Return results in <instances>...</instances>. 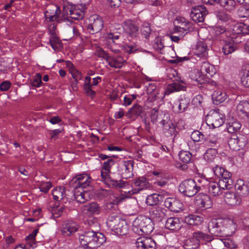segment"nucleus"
Returning <instances> with one entry per match:
<instances>
[{
    "label": "nucleus",
    "mask_w": 249,
    "mask_h": 249,
    "mask_svg": "<svg viewBox=\"0 0 249 249\" xmlns=\"http://www.w3.org/2000/svg\"><path fill=\"white\" fill-rule=\"evenodd\" d=\"M160 197H161L160 195L157 194H153L147 197L146 203L149 206L156 205L158 204L160 202Z\"/></svg>",
    "instance_id": "49"
},
{
    "label": "nucleus",
    "mask_w": 249,
    "mask_h": 249,
    "mask_svg": "<svg viewBox=\"0 0 249 249\" xmlns=\"http://www.w3.org/2000/svg\"><path fill=\"white\" fill-rule=\"evenodd\" d=\"M141 31L142 35L146 39H149L150 38H153L155 35V32L151 28V25L147 22L144 23L141 28Z\"/></svg>",
    "instance_id": "35"
},
{
    "label": "nucleus",
    "mask_w": 249,
    "mask_h": 249,
    "mask_svg": "<svg viewBox=\"0 0 249 249\" xmlns=\"http://www.w3.org/2000/svg\"><path fill=\"white\" fill-rule=\"evenodd\" d=\"M154 230L152 220L144 216H138L133 222L132 230L139 235L150 234Z\"/></svg>",
    "instance_id": "4"
},
{
    "label": "nucleus",
    "mask_w": 249,
    "mask_h": 249,
    "mask_svg": "<svg viewBox=\"0 0 249 249\" xmlns=\"http://www.w3.org/2000/svg\"><path fill=\"white\" fill-rule=\"evenodd\" d=\"M96 54L99 57L104 59L107 63L110 57L109 54L105 50L99 48L96 52Z\"/></svg>",
    "instance_id": "56"
},
{
    "label": "nucleus",
    "mask_w": 249,
    "mask_h": 249,
    "mask_svg": "<svg viewBox=\"0 0 249 249\" xmlns=\"http://www.w3.org/2000/svg\"><path fill=\"white\" fill-rule=\"evenodd\" d=\"M242 26V23H237L234 25L232 31L233 35L231 37V39H233L234 38V35H237L238 36L241 35Z\"/></svg>",
    "instance_id": "62"
},
{
    "label": "nucleus",
    "mask_w": 249,
    "mask_h": 249,
    "mask_svg": "<svg viewBox=\"0 0 249 249\" xmlns=\"http://www.w3.org/2000/svg\"><path fill=\"white\" fill-rule=\"evenodd\" d=\"M88 223L91 229L99 227L98 219L96 217H90L88 220Z\"/></svg>",
    "instance_id": "64"
},
{
    "label": "nucleus",
    "mask_w": 249,
    "mask_h": 249,
    "mask_svg": "<svg viewBox=\"0 0 249 249\" xmlns=\"http://www.w3.org/2000/svg\"><path fill=\"white\" fill-rule=\"evenodd\" d=\"M134 162L131 160H124L120 163L118 172L123 178H131L133 175Z\"/></svg>",
    "instance_id": "14"
},
{
    "label": "nucleus",
    "mask_w": 249,
    "mask_h": 249,
    "mask_svg": "<svg viewBox=\"0 0 249 249\" xmlns=\"http://www.w3.org/2000/svg\"><path fill=\"white\" fill-rule=\"evenodd\" d=\"M185 222L188 225L193 226H199L203 221V218L196 214H190L186 216L184 219Z\"/></svg>",
    "instance_id": "38"
},
{
    "label": "nucleus",
    "mask_w": 249,
    "mask_h": 249,
    "mask_svg": "<svg viewBox=\"0 0 249 249\" xmlns=\"http://www.w3.org/2000/svg\"><path fill=\"white\" fill-rule=\"evenodd\" d=\"M164 205L165 207L174 212L178 213L183 210V203L179 200L174 197L166 198Z\"/></svg>",
    "instance_id": "20"
},
{
    "label": "nucleus",
    "mask_w": 249,
    "mask_h": 249,
    "mask_svg": "<svg viewBox=\"0 0 249 249\" xmlns=\"http://www.w3.org/2000/svg\"><path fill=\"white\" fill-rule=\"evenodd\" d=\"M247 142L248 139L246 136L233 135L229 139L228 145L232 150L240 151L245 147Z\"/></svg>",
    "instance_id": "10"
},
{
    "label": "nucleus",
    "mask_w": 249,
    "mask_h": 249,
    "mask_svg": "<svg viewBox=\"0 0 249 249\" xmlns=\"http://www.w3.org/2000/svg\"><path fill=\"white\" fill-rule=\"evenodd\" d=\"M213 33L217 39L221 40H225L228 34L225 28L220 26H216L213 29Z\"/></svg>",
    "instance_id": "46"
},
{
    "label": "nucleus",
    "mask_w": 249,
    "mask_h": 249,
    "mask_svg": "<svg viewBox=\"0 0 249 249\" xmlns=\"http://www.w3.org/2000/svg\"><path fill=\"white\" fill-rule=\"evenodd\" d=\"M225 116L219 109L211 110L206 117V123L210 127L217 128L224 123Z\"/></svg>",
    "instance_id": "8"
},
{
    "label": "nucleus",
    "mask_w": 249,
    "mask_h": 249,
    "mask_svg": "<svg viewBox=\"0 0 249 249\" xmlns=\"http://www.w3.org/2000/svg\"><path fill=\"white\" fill-rule=\"evenodd\" d=\"M107 224L108 228L118 236L126 235L129 231V227L126 221L119 216H109Z\"/></svg>",
    "instance_id": "5"
},
{
    "label": "nucleus",
    "mask_w": 249,
    "mask_h": 249,
    "mask_svg": "<svg viewBox=\"0 0 249 249\" xmlns=\"http://www.w3.org/2000/svg\"><path fill=\"white\" fill-rule=\"evenodd\" d=\"M70 15H71L72 20L73 19L79 20L82 19L84 17V13L83 11H79L77 9L73 10H70Z\"/></svg>",
    "instance_id": "53"
},
{
    "label": "nucleus",
    "mask_w": 249,
    "mask_h": 249,
    "mask_svg": "<svg viewBox=\"0 0 249 249\" xmlns=\"http://www.w3.org/2000/svg\"><path fill=\"white\" fill-rule=\"evenodd\" d=\"M191 137L193 141L199 142L201 141L204 142L205 137L202 132L198 130H195L192 132Z\"/></svg>",
    "instance_id": "52"
},
{
    "label": "nucleus",
    "mask_w": 249,
    "mask_h": 249,
    "mask_svg": "<svg viewBox=\"0 0 249 249\" xmlns=\"http://www.w3.org/2000/svg\"><path fill=\"white\" fill-rule=\"evenodd\" d=\"M79 229V225L77 223L72 220H67L64 221L61 229V232L64 236L72 235Z\"/></svg>",
    "instance_id": "19"
},
{
    "label": "nucleus",
    "mask_w": 249,
    "mask_h": 249,
    "mask_svg": "<svg viewBox=\"0 0 249 249\" xmlns=\"http://www.w3.org/2000/svg\"><path fill=\"white\" fill-rule=\"evenodd\" d=\"M142 112V107L136 104L134 105L125 115L127 118L134 119L137 117L140 116Z\"/></svg>",
    "instance_id": "36"
},
{
    "label": "nucleus",
    "mask_w": 249,
    "mask_h": 249,
    "mask_svg": "<svg viewBox=\"0 0 249 249\" xmlns=\"http://www.w3.org/2000/svg\"><path fill=\"white\" fill-rule=\"evenodd\" d=\"M67 66L69 68L70 73L72 77L76 81V85H77L78 81L82 78V73L74 68V65L70 61L66 62Z\"/></svg>",
    "instance_id": "43"
},
{
    "label": "nucleus",
    "mask_w": 249,
    "mask_h": 249,
    "mask_svg": "<svg viewBox=\"0 0 249 249\" xmlns=\"http://www.w3.org/2000/svg\"><path fill=\"white\" fill-rule=\"evenodd\" d=\"M241 124L236 120H232L229 122L227 125V129L228 132L234 133L237 132L241 128Z\"/></svg>",
    "instance_id": "47"
},
{
    "label": "nucleus",
    "mask_w": 249,
    "mask_h": 249,
    "mask_svg": "<svg viewBox=\"0 0 249 249\" xmlns=\"http://www.w3.org/2000/svg\"><path fill=\"white\" fill-rule=\"evenodd\" d=\"M82 211L85 214L98 215L101 213V208L98 203L93 202L83 206Z\"/></svg>",
    "instance_id": "28"
},
{
    "label": "nucleus",
    "mask_w": 249,
    "mask_h": 249,
    "mask_svg": "<svg viewBox=\"0 0 249 249\" xmlns=\"http://www.w3.org/2000/svg\"><path fill=\"white\" fill-rule=\"evenodd\" d=\"M61 13L60 7L57 5H51L45 12V17L47 21L54 22L57 20L58 14Z\"/></svg>",
    "instance_id": "25"
},
{
    "label": "nucleus",
    "mask_w": 249,
    "mask_h": 249,
    "mask_svg": "<svg viewBox=\"0 0 249 249\" xmlns=\"http://www.w3.org/2000/svg\"><path fill=\"white\" fill-rule=\"evenodd\" d=\"M178 156L180 160L184 163H188L192 160V155L189 151L181 150Z\"/></svg>",
    "instance_id": "50"
},
{
    "label": "nucleus",
    "mask_w": 249,
    "mask_h": 249,
    "mask_svg": "<svg viewBox=\"0 0 249 249\" xmlns=\"http://www.w3.org/2000/svg\"><path fill=\"white\" fill-rule=\"evenodd\" d=\"M186 87L178 83H173L168 85L164 92L162 93L163 95L160 96V89L157 87L155 83H151L147 86L146 91L148 94L150 95L149 98L151 100L154 101L157 99H162L165 95H168L175 92H178L180 90H185Z\"/></svg>",
    "instance_id": "3"
},
{
    "label": "nucleus",
    "mask_w": 249,
    "mask_h": 249,
    "mask_svg": "<svg viewBox=\"0 0 249 249\" xmlns=\"http://www.w3.org/2000/svg\"><path fill=\"white\" fill-rule=\"evenodd\" d=\"M107 63L111 68L120 69L126 64V61L120 55L110 56Z\"/></svg>",
    "instance_id": "29"
},
{
    "label": "nucleus",
    "mask_w": 249,
    "mask_h": 249,
    "mask_svg": "<svg viewBox=\"0 0 249 249\" xmlns=\"http://www.w3.org/2000/svg\"><path fill=\"white\" fill-rule=\"evenodd\" d=\"M217 151L215 148H208L204 155V159L208 162H212L215 158Z\"/></svg>",
    "instance_id": "48"
},
{
    "label": "nucleus",
    "mask_w": 249,
    "mask_h": 249,
    "mask_svg": "<svg viewBox=\"0 0 249 249\" xmlns=\"http://www.w3.org/2000/svg\"><path fill=\"white\" fill-rule=\"evenodd\" d=\"M201 187L197 185L194 179H189L182 181L178 187L180 193L188 197L194 196L201 190Z\"/></svg>",
    "instance_id": "7"
},
{
    "label": "nucleus",
    "mask_w": 249,
    "mask_h": 249,
    "mask_svg": "<svg viewBox=\"0 0 249 249\" xmlns=\"http://www.w3.org/2000/svg\"><path fill=\"white\" fill-rule=\"evenodd\" d=\"M208 12L206 8L202 5L194 6L190 13V17L195 22H202L204 21Z\"/></svg>",
    "instance_id": "16"
},
{
    "label": "nucleus",
    "mask_w": 249,
    "mask_h": 249,
    "mask_svg": "<svg viewBox=\"0 0 249 249\" xmlns=\"http://www.w3.org/2000/svg\"><path fill=\"white\" fill-rule=\"evenodd\" d=\"M65 187H58L52 191V195L55 200L59 201L64 198L65 196Z\"/></svg>",
    "instance_id": "45"
},
{
    "label": "nucleus",
    "mask_w": 249,
    "mask_h": 249,
    "mask_svg": "<svg viewBox=\"0 0 249 249\" xmlns=\"http://www.w3.org/2000/svg\"><path fill=\"white\" fill-rule=\"evenodd\" d=\"M228 97V96L225 91L220 89L219 88L214 90L212 94V100L213 103L215 105H218L224 101Z\"/></svg>",
    "instance_id": "32"
},
{
    "label": "nucleus",
    "mask_w": 249,
    "mask_h": 249,
    "mask_svg": "<svg viewBox=\"0 0 249 249\" xmlns=\"http://www.w3.org/2000/svg\"><path fill=\"white\" fill-rule=\"evenodd\" d=\"M131 186L134 188L135 193H137L149 188L150 184L146 178L140 177L132 180Z\"/></svg>",
    "instance_id": "26"
},
{
    "label": "nucleus",
    "mask_w": 249,
    "mask_h": 249,
    "mask_svg": "<svg viewBox=\"0 0 249 249\" xmlns=\"http://www.w3.org/2000/svg\"><path fill=\"white\" fill-rule=\"evenodd\" d=\"M164 118L160 121V124L162 126V129L164 133L167 136H176L178 132L177 129V126L171 121L168 119V114H164Z\"/></svg>",
    "instance_id": "13"
},
{
    "label": "nucleus",
    "mask_w": 249,
    "mask_h": 249,
    "mask_svg": "<svg viewBox=\"0 0 249 249\" xmlns=\"http://www.w3.org/2000/svg\"><path fill=\"white\" fill-rule=\"evenodd\" d=\"M219 4L226 11L230 12L234 11L236 6V2L234 0H220Z\"/></svg>",
    "instance_id": "42"
},
{
    "label": "nucleus",
    "mask_w": 249,
    "mask_h": 249,
    "mask_svg": "<svg viewBox=\"0 0 249 249\" xmlns=\"http://www.w3.org/2000/svg\"><path fill=\"white\" fill-rule=\"evenodd\" d=\"M195 204L200 208L209 209L212 207L213 201L210 196L204 194H199L196 196Z\"/></svg>",
    "instance_id": "22"
},
{
    "label": "nucleus",
    "mask_w": 249,
    "mask_h": 249,
    "mask_svg": "<svg viewBox=\"0 0 249 249\" xmlns=\"http://www.w3.org/2000/svg\"><path fill=\"white\" fill-rule=\"evenodd\" d=\"M223 236H229L233 234L237 228L236 223L231 219H222Z\"/></svg>",
    "instance_id": "21"
},
{
    "label": "nucleus",
    "mask_w": 249,
    "mask_h": 249,
    "mask_svg": "<svg viewBox=\"0 0 249 249\" xmlns=\"http://www.w3.org/2000/svg\"><path fill=\"white\" fill-rule=\"evenodd\" d=\"M135 246L137 249H156L157 244L151 237L142 236L137 239Z\"/></svg>",
    "instance_id": "17"
},
{
    "label": "nucleus",
    "mask_w": 249,
    "mask_h": 249,
    "mask_svg": "<svg viewBox=\"0 0 249 249\" xmlns=\"http://www.w3.org/2000/svg\"><path fill=\"white\" fill-rule=\"evenodd\" d=\"M165 226L168 230L177 231L181 226L180 219L176 217H169L167 219Z\"/></svg>",
    "instance_id": "30"
},
{
    "label": "nucleus",
    "mask_w": 249,
    "mask_h": 249,
    "mask_svg": "<svg viewBox=\"0 0 249 249\" xmlns=\"http://www.w3.org/2000/svg\"><path fill=\"white\" fill-rule=\"evenodd\" d=\"M42 76L41 75L38 73L35 75V79L31 82V84L33 87H40L43 85L42 82Z\"/></svg>",
    "instance_id": "57"
},
{
    "label": "nucleus",
    "mask_w": 249,
    "mask_h": 249,
    "mask_svg": "<svg viewBox=\"0 0 249 249\" xmlns=\"http://www.w3.org/2000/svg\"><path fill=\"white\" fill-rule=\"evenodd\" d=\"M166 210L160 206L153 208L150 211L151 217L158 221H160L165 216Z\"/></svg>",
    "instance_id": "34"
},
{
    "label": "nucleus",
    "mask_w": 249,
    "mask_h": 249,
    "mask_svg": "<svg viewBox=\"0 0 249 249\" xmlns=\"http://www.w3.org/2000/svg\"><path fill=\"white\" fill-rule=\"evenodd\" d=\"M190 100L188 98L181 97L177 103H175L173 107L174 109L176 107L178 108L175 111L178 113H182L184 112L188 107Z\"/></svg>",
    "instance_id": "37"
},
{
    "label": "nucleus",
    "mask_w": 249,
    "mask_h": 249,
    "mask_svg": "<svg viewBox=\"0 0 249 249\" xmlns=\"http://www.w3.org/2000/svg\"><path fill=\"white\" fill-rule=\"evenodd\" d=\"M60 43V39L56 36H52L50 38V43L53 50H55L57 48L58 45Z\"/></svg>",
    "instance_id": "63"
},
{
    "label": "nucleus",
    "mask_w": 249,
    "mask_h": 249,
    "mask_svg": "<svg viewBox=\"0 0 249 249\" xmlns=\"http://www.w3.org/2000/svg\"><path fill=\"white\" fill-rule=\"evenodd\" d=\"M197 63L200 67V72L198 70H194L191 71L190 76L193 80L200 83L201 79L200 73L202 74L206 75L207 77L212 76L215 73V70L214 67L208 62L197 60Z\"/></svg>",
    "instance_id": "6"
},
{
    "label": "nucleus",
    "mask_w": 249,
    "mask_h": 249,
    "mask_svg": "<svg viewBox=\"0 0 249 249\" xmlns=\"http://www.w3.org/2000/svg\"><path fill=\"white\" fill-rule=\"evenodd\" d=\"M226 203L229 205H235L240 203V198L234 192H227L224 196Z\"/></svg>",
    "instance_id": "33"
},
{
    "label": "nucleus",
    "mask_w": 249,
    "mask_h": 249,
    "mask_svg": "<svg viewBox=\"0 0 249 249\" xmlns=\"http://www.w3.org/2000/svg\"><path fill=\"white\" fill-rule=\"evenodd\" d=\"M110 171H105L102 169L101 176L102 180L111 188L120 189L124 188L125 186L127 183L123 180H116L111 178L109 177Z\"/></svg>",
    "instance_id": "12"
},
{
    "label": "nucleus",
    "mask_w": 249,
    "mask_h": 249,
    "mask_svg": "<svg viewBox=\"0 0 249 249\" xmlns=\"http://www.w3.org/2000/svg\"><path fill=\"white\" fill-rule=\"evenodd\" d=\"M242 84L247 88H249V68L246 69L241 77Z\"/></svg>",
    "instance_id": "54"
},
{
    "label": "nucleus",
    "mask_w": 249,
    "mask_h": 249,
    "mask_svg": "<svg viewBox=\"0 0 249 249\" xmlns=\"http://www.w3.org/2000/svg\"><path fill=\"white\" fill-rule=\"evenodd\" d=\"M215 176L219 178V182H223L226 189H230L233 185V180L231 178V174L221 166L216 165L213 168Z\"/></svg>",
    "instance_id": "9"
},
{
    "label": "nucleus",
    "mask_w": 249,
    "mask_h": 249,
    "mask_svg": "<svg viewBox=\"0 0 249 249\" xmlns=\"http://www.w3.org/2000/svg\"><path fill=\"white\" fill-rule=\"evenodd\" d=\"M56 21L58 23H60L62 22H69L70 24H71L73 22V20H72L71 16H69L67 15H65L64 12L61 15V13L58 14L57 20H56Z\"/></svg>",
    "instance_id": "51"
},
{
    "label": "nucleus",
    "mask_w": 249,
    "mask_h": 249,
    "mask_svg": "<svg viewBox=\"0 0 249 249\" xmlns=\"http://www.w3.org/2000/svg\"><path fill=\"white\" fill-rule=\"evenodd\" d=\"M199 246L198 241L193 235L186 239L183 244L184 249H197Z\"/></svg>",
    "instance_id": "44"
},
{
    "label": "nucleus",
    "mask_w": 249,
    "mask_h": 249,
    "mask_svg": "<svg viewBox=\"0 0 249 249\" xmlns=\"http://www.w3.org/2000/svg\"><path fill=\"white\" fill-rule=\"evenodd\" d=\"M179 25L175 27V29L179 32L185 35L194 30V24L184 18H180L178 19Z\"/></svg>",
    "instance_id": "27"
},
{
    "label": "nucleus",
    "mask_w": 249,
    "mask_h": 249,
    "mask_svg": "<svg viewBox=\"0 0 249 249\" xmlns=\"http://www.w3.org/2000/svg\"><path fill=\"white\" fill-rule=\"evenodd\" d=\"M115 164V161L112 158H109L103 162L102 169L105 171H110L111 167Z\"/></svg>",
    "instance_id": "55"
},
{
    "label": "nucleus",
    "mask_w": 249,
    "mask_h": 249,
    "mask_svg": "<svg viewBox=\"0 0 249 249\" xmlns=\"http://www.w3.org/2000/svg\"><path fill=\"white\" fill-rule=\"evenodd\" d=\"M52 187L51 182H42L39 186V189L41 192L47 193L50 189Z\"/></svg>",
    "instance_id": "59"
},
{
    "label": "nucleus",
    "mask_w": 249,
    "mask_h": 249,
    "mask_svg": "<svg viewBox=\"0 0 249 249\" xmlns=\"http://www.w3.org/2000/svg\"><path fill=\"white\" fill-rule=\"evenodd\" d=\"M153 46L156 51L159 52L160 53H161V51L164 47V45L161 39L159 38H156L154 39Z\"/></svg>",
    "instance_id": "58"
},
{
    "label": "nucleus",
    "mask_w": 249,
    "mask_h": 249,
    "mask_svg": "<svg viewBox=\"0 0 249 249\" xmlns=\"http://www.w3.org/2000/svg\"><path fill=\"white\" fill-rule=\"evenodd\" d=\"M203 143L207 147H217L220 145L219 139L217 135L211 134L208 137H205Z\"/></svg>",
    "instance_id": "40"
},
{
    "label": "nucleus",
    "mask_w": 249,
    "mask_h": 249,
    "mask_svg": "<svg viewBox=\"0 0 249 249\" xmlns=\"http://www.w3.org/2000/svg\"><path fill=\"white\" fill-rule=\"evenodd\" d=\"M237 194L242 197H246L249 193V180L247 184H245L243 180L237 181L235 185Z\"/></svg>",
    "instance_id": "31"
},
{
    "label": "nucleus",
    "mask_w": 249,
    "mask_h": 249,
    "mask_svg": "<svg viewBox=\"0 0 249 249\" xmlns=\"http://www.w3.org/2000/svg\"><path fill=\"white\" fill-rule=\"evenodd\" d=\"M226 43L222 47V51L224 54L228 55L232 53H233L236 47L234 44L235 43H237L241 41H238L237 40H234L232 39V41H227V40H225Z\"/></svg>",
    "instance_id": "41"
},
{
    "label": "nucleus",
    "mask_w": 249,
    "mask_h": 249,
    "mask_svg": "<svg viewBox=\"0 0 249 249\" xmlns=\"http://www.w3.org/2000/svg\"><path fill=\"white\" fill-rule=\"evenodd\" d=\"M103 26L104 21L101 17L96 15H92L89 18L87 29L90 34H94L100 32Z\"/></svg>",
    "instance_id": "11"
},
{
    "label": "nucleus",
    "mask_w": 249,
    "mask_h": 249,
    "mask_svg": "<svg viewBox=\"0 0 249 249\" xmlns=\"http://www.w3.org/2000/svg\"><path fill=\"white\" fill-rule=\"evenodd\" d=\"M194 53L196 56L195 59L196 60L205 59L208 56L207 45L203 42H198L194 49Z\"/></svg>",
    "instance_id": "23"
},
{
    "label": "nucleus",
    "mask_w": 249,
    "mask_h": 249,
    "mask_svg": "<svg viewBox=\"0 0 249 249\" xmlns=\"http://www.w3.org/2000/svg\"><path fill=\"white\" fill-rule=\"evenodd\" d=\"M206 184H204L206 189L208 190V193L213 196H217L221 195L223 190L226 189L225 186L224 185L223 182H218L215 181L208 182L205 180Z\"/></svg>",
    "instance_id": "15"
},
{
    "label": "nucleus",
    "mask_w": 249,
    "mask_h": 249,
    "mask_svg": "<svg viewBox=\"0 0 249 249\" xmlns=\"http://www.w3.org/2000/svg\"><path fill=\"white\" fill-rule=\"evenodd\" d=\"M123 28L124 32L131 37H136L139 34V28L137 23L132 20L124 21Z\"/></svg>",
    "instance_id": "24"
},
{
    "label": "nucleus",
    "mask_w": 249,
    "mask_h": 249,
    "mask_svg": "<svg viewBox=\"0 0 249 249\" xmlns=\"http://www.w3.org/2000/svg\"><path fill=\"white\" fill-rule=\"evenodd\" d=\"M222 219H213L209 223L208 229L212 235L223 237Z\"/></svg>",
    "instance_id": "18"
},
{
    "label": "nucleus",
    "mask_w": 249,
    "mask_h": 249,
    "mask_svg": "<svg viewBox=\"0 0 249 249\" xmlns=\"http://www.w3.org/2000/svg\"><path fill=\"white\" fill-rule=\"evenodd\" d=\"M92 179L91 177L87 174H82L76 175L73 177L70 181L69 184L74 191L73 196L77 202L80 203H85L87 198L85 197L86 191L83 189L91 186Z\"/></svg>",
    "instance_id": "1"
},
{
    "label": "nucleus",
    "mask_w": 249,
    "mask_h": 249,
    "mask_svg": "<svg viewBox=\"0 0 249 249\" xmlns=\"http://www.w3.org/2000/svg\"><path fill=\"white\" fill-rule=\"evenodd\" d=\"M79 240L82 247L94 249L100 247L106 242L105 235L100 232H96L92 229L85 231L79 236Z\"/></svg>",
    "instance_id": "2"
},
{
    "label": "nucleus",
    "mask_w": 249,
    "mask_h": 249,
    "mask_svg": "<svg viewBox=\"0 0 249 249\" xmlns=\"http://www.w3.org/2000/svg\"><path fill=\"white\" fill-rule=\"evenodd\" d=\"M124 52L129 54L135 53L137 50L138 47L135 44H125L123 46Z\"/></svg>",
    "instance_id": "60"
},
{
    "label": "nucleus",
    "mask_w": 249,
    "mask_h": 249,
    "mask_svg": "<svg viewBox=\"0 0 249 249\" xmlns=\"http://www.w3.org/2000/svg\"><path fill=\"white\" fill-rule=\"evenodd\" d=\"M92 86H88L83 87L84 91L87 96L90 97L91 99H93L96 96V92L93 90Z\"/></svg>",
    "instance_id": "61"
},
{
    "label": "nucleus",
    "mask_w": 249,
    "mask_h": 249,
    "mask_svg": "<svg viewBox=\"0 0 249 249\" xmlns=\"http://www.w3.org/2000/svg\"><path fill=\"white\" fill-rule=\"evenodd\" d=\"M193 236L198 241L199 245L200 243L206 244L207 242L211 241L213 239L212 235H208L201 231L194 232Z\"/></svg>",
    "instance_id": "39"
}]
</instances>
